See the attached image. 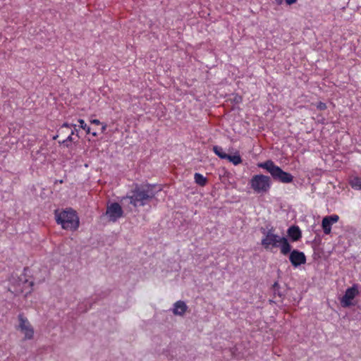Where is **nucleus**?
<instances>
[{"instance_id":"25","label":"nucleus","mask_w":361,"mask_h":361,"mask_svg":"<svg viewBox=\"0 0 361 361\" xmlns=\"http://www.w3.org/2000/svg\"><path fill=\"white\" fill-rule=\"evenodd\" d=\"M322 228H323L324 233L326 235H328L331 233V227H322Z\"/></svg>"},{"instance_id":"3","label":"nucleus","mask_w":361,"mask_h":361,"mask_svg":"<svg viewBox=\"0 0 361 361\" xmlns=\"http://www.w3.org/2000/svg\"><path fill=\"white\" fill-rule=\"evenodd\" d=\"M55 218L58 224H66L71 226H79V217L75 210L69 207L63 210L55 211Z\"/></svg>"},{"instance_id":"18","label":"nucleus","mask_w":361,"mask_h":361,"mask_svg":"<svg viewBox=\"0 0 361 361\" xmlns=\"http://www.w3.org/2000/svg\"><path fill=\"white\" fill-rule=\"evenodd\" d=\"M214 152L221 159H226L227 157V154L224 152L223 148L219 146H214L213 147Z\"/></svg>"},{"instance_id":"23","label":"nucleus","mask_w":361,"mask_h":361,"mask_svg":"<svg viewBox=\"0 0 361 361\" xmlns=\"http://www.w3.org/2000/svg\"><path fill=\"white\" fill-rule=\"evenodd\" d=\"M72 127L75 129L76 125L75 124H71V123H64L61 126V128H71Z\"/></svg>"},{"instance_id":"27","label":"nucleus","mask_w":361,"mask_h":361,"mask_svg":"<svg viewBox=\"0 0 361 361\" xmlns=\"http://www.w3.org/2000/svg\"><path fill=\"white\" fill-rule=\"evenodd\" d=\"M106 128H107L106 124L102 123V128H101L102 133H104L106 130Z\"/></svg>"},{"instance_id":"28","label":"nucleus","mask_w":361,"mask_h":361,"mask_svg":"<svg viewBox=\"0 0 361 361\" xmlns=\"http://www.w3.org/2000/svg\"><path fill=\"white\" fill-rule=\"evenodd\" d=\"M35 281H36V282H37V283H41V282L44 281V278H42V279H35Z\"/></svg>"},{"instance_id":"12","label":"nucleus","mask_w":361,"mask_h":361,"mask_svg":"<svg viewBox=\"0 0 361 361\" xmlns=\"http://www.w3.org/2000/svg\"><path fill=\"white\" fill-rule=\"evenodd\" d=\"M338 219L339 216L337 214L326 216L322 219V226H331L336 223Z\"/></svg>"},{"instance_id":"13","label":"nucleus","mask_w":361,"mask_h":361,"mask_svg":"<svg viewBox=\"0 0 361 361\" xmlns=\"http://www.w3.org/2000/svg\"><path fill=\"white\" fill-rule=\"evenodd\" d=\"M279 246L281 247V252L283 255H287L290 252L291 246L288 243L287 239L284 237H282L279 243Z\"/></svg>"},{"instance_id":"8","label":"nucleus","mask_w":361,"mask_h":361,"mask_svg":"<svg viewBox=\"0 0 361 361\" xmlns=\"http://www.w3.org/2000/svg\"><path fill=\"white\" fill-rule=\"evenodd\" d=\"M106 214L113 221L120 218L123 214V210L118 203L114 202L107 207Z\"/></svg>"},{"instance_id":"24","label":"nucleus","mask_w":361,"mask_h":361,"mask_svg":"<svg viewBox=\"0 0 361 361\" xmlns=\"http://www.w3.org/2000/svg\"><path fill=\"white\" fill-rule=\"evenodd\" d=\"M279 4H281L282 0H277ZM286 4L288 5H291L293 4H295L297 0H285Z\"/></svg>"},{"instance_id":"17","label":"nucleus","mask_w":361,"mask_h":361,"mask_svg":"<svg viewBox=\"0 0 361 361\" xmlns=\"http://www.w3.org/2000/svg\"><path fill=\"white\" fill-rule=\"evenodd\" d=\"M194 179H195V182L200 186H204L207 183V178H205L203 175H202L199 173H195Z\"/></svg>"},{"instance_id":"2","label":"nucleus","mask_w":361,"mask_h":361,"mask_svg":"<svg viewBox=\"0 0 361 361\" xmlns=\"http://www.w3.org/2000/svg\"><path fill=\"white\" fill-rule=\"evenodd\" d=\"M257 166L267 170L275 180L283 183H290L293 180V176L290 173L283 171L271 160L259 163Z\"/></svg>"},{"instance_id":"30","label":"nucleus","mask_w":361,"mask_h":361,"mask_svg":"<svg viewBox=\"0 0 361 361\" xmlns=\"http://www.w3.org/2000/svg\"><path fill=\"white\" fill-rule=\"evenodd\" d=\"M92 135L94 137H96L97 135V133L96 132H93L92 133Z\"/></svg>"},{"instance_id":"15","label":"nucleus","mask_w":361,"mask_h":361,"mask_svg":"<svg viewBox=\"0 0 361 361\" xmlns=\"http://www.w3.org/2000/svg\"><path fill=\"white\" fill-rule=\"evenodd\" d=\"M349 183L350 186L355 190H361V178L357 176H352L350 179Z\"/></svg>"},{"instance_id":"16","label":"nucleus","mask_w":361,"mask_h":361,"mask_svg":"<svg viewBox=\"0 0 361 361\" xmlns=\"http://www.w3.org/2000/svg\"><path fill=\"white\" fill-rule=\"evenodd\" d=\"M27 272H30L29 269L25 268L24 269V275L21 276L19 278V281H20V283H22L23 286L27 285L28 287L31 288L33 286L35 282L33 281H29L28 279H26L25 276L27 275Z\"/></svg>"},{"instance_id":"20","label":"nucleus","mask_w":361,"mask_h":361,"mask_svg":"<svg viewBox=\"0 0 361 361\" xmlns=\"http://www.w3.org/2000/svg\"><path fill=\"white\" fill-rule=\"evenodd\" d=\"M78 123H80V127L85 130L87 134L90 133V128L85 123L83 119H79Z\"/></svg>"},{"instance_id":"21","label":"nucleus","mask_w":361,"mask_h":361,"mask_svg":"<svg viewBox=\"0 0 361 361\" xmlns=\"http://www.w3.org/2000/svg\"><path fill=\"white\" fill-rule=\"evenodd\" d=\"M273 291H274V295H278L279 296L281 297L282 296V294L281 293V292L279 291V284L278 282H275L273 285Z\"/></svg>"},{"instance_id":"26","label":"nucleus","mask_w":361,"mask_h":361,"mask_svg":"<svg viewBox=\"0 0 361 361\" xmlns=\"http://www.w3.org/2000/svg\"><path fill=\"white\" fill-rule=\"evenodd\" d=\"M90 122L92 124H94V125H97V126L102 124V123L98 119H90Z\"/></svg>"},{"instance_id":"22","label":"nucleus","mask_w":361,"mask_h":361,"mask_svg":"<svg viewBox=\"0 0 361 361\" xmlns=\"http://www.w3.org/2000/svg\"><path fill=\"white\" fill-rule=\"evenodd\" d=\"M317 108L319 109V110H325L327 106H326V104L322 102H319V103H317Z\"/></svg>"},{"instance_id":"5","label":"nucleus","mask_w":361,"mask_h":361,"mask_svg":"<svg viewBox=\"0 0 361 361\" xmlns=\"http://www.w3.org/2000/svg\"><path fill=\"white\" fill-rule=\"evenodd\" d=\"M261 231L264 236L262 239V245L264 249L271 250L274 247H279L281 236L276 234L273 227L268 229V227H262Z\"/></svg>"},{"instance_id":"9","label":"nucleus","mask_w":361,"mask_h":361,"mask_svg":"<svg viewBox=\"0 0 361 361\" xmlns=\"http://www.w3.org/2000/svg\"><path fill=\"white\" fill-rule=\"evenodd\" d=\"M289 260L293 267H297L301 264H305L306 257L302 252L293 250L290 253Z\"/></svg>"},{"instance_id":"7","label":"nucleus","mask_w":361,"mask_h":361,"mask_svg":"<svg viewBox=\"0 0 361 361\" xmlns=\"http://www.w3.org/2000/svg\"><path fill=\"white\" fill-rule=\"evenodd\" d=\"M19 325L18 328L20 331L24 334L25 339H32L34 336V329L31 326L30 323L23 314L18 315Z\"/></svg>"},{"instance_id":"29","label":"nucleus","mask_w":361,"mask_h":361,"mask_svg":"<svg viewBox=\"0 0 361 361\" xmlns=\"http://www.w3.org/2000/svg\"><path fill=\"white\" fill-rule=\"evenodd\" d=\"M59 137V135H56L54 136H53V140H56Z\"/></svg>"},{"instance_id":"11","label":"nucleus","mask_w":361,"mask_h":361,"mask_svg":"<svg viewBox=\"0 0 361 361\" xmlns=\"http://www.w3.org/2000/svg\"><path fill=\"white\" fill-rule=\"evenodd\" d=\"M288 235L293 241H297L301 238V231L299 227H289Z\"/></svg>"},{"instance_id":"10","label":"nucleus","mask_w":361,"mask_h":361,"mask_svg":"<svg viewBox=\"0 0 361 361\" xmlns=\"http://www.w3.org/2000/svg\"><path fill=\"white\" fill-rule=\"evenodd\" d=\"M188 310V306L184 301L178 300L173 304L172 312L174 315L183 316Z\"/></svg>"},{"instance_id":"19","label":"nucleus","mask_w":361,"mask_h":361,"mask_svg":"<svg viewBox=\"0 0 361 361\" xmlns=\"http://www.w3.org/2000/svg\"><path fill=\"white\" fill-rule=\"evenodd\" d=\"M77 132H78V130H77V128H75H75L72 129V130H71V132L70 135L68 136V137H67L66 140H63V141H61H61H59V142L60 144H62V145H63L64 146H66V147H68V146H69L68 142H72V141L73 140V135L75 133H77Z\"/></svg>"},{"instance_id":"31","label":"nucleus","mask_w":361,"mask_h":361,"mask_svg":"<svg viewBox=\"0 0 361 361\" xmlns=\"http://www.w3.org/2000/svg\"><path fill=\"white\" fill-rule=\"evenodd\" d=\"M71 228H73V231H75V230H76V228H77L78 227L74 226V227H71Z\"/></svg>"},{"instance_id":"6","label":"nucleus","mask_w":361,"mask_h":361,"mask_svg":"<svg viewBox=\"0 0 361 361\" xmlns=\"http://www.w3.org/2000/svg\"><path fill=\"white\" fill-rule=\"evenodd\" d=\"M360 293L358 285L353 284V286L346 289L345 294L341 299V304L343 307H348L353 305V300Z\"/></svg>"},{"instance_id":"4","label":"nucleus","mask_w":361,"mask_h":361,"mask_svg":"<svg viewBox=\"0 0 361 361\" xmlns=\"http://www.w3.org/2000/svg\"><path fill=\"white\" fill-rule=\"evenodd\" d=\"M250 185L255 192L264 194L270 190L271 180L267 176L262 174L255 175L250 180Z\"/></svg>"},{"instance_id":"14","label":"nucleus","mask_w":361,"mask_h":361,"mask_svg":"<svg viewBox=\"0 0 361 361\" xmlns=\"http://www.w3.org/2000/svg\"><path fill=\"white\" fill-rule=\"evenodd\" d=\"M226 159H228L235 166L241 164L243 161L238 152H236L233 155L228 154Z\"/></svg>"},{"instance_id":"1","label":"nucleus","mask_w":361,"mask_h":361,"mask_svg":"<svg viewBox=\"0 0 361 361\" xmlns=\"http://www.w3.org/2000/svg\"><path fill=\"white\" fill-rule=\"evenodd\" d=\"M155 195L154 186L136 184L130 194L123 198V201L129 200V202L135 207H141L148 204Z\"/></svg>"}]
</instances>
